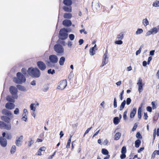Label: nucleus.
Segmentation results:
<instances>
[{
  "instance_id": "f257e3e1",
  "label": "nucleus",
  "mask_w": 159,
  "mask_h": 159,
  "mask_svg": "<svg viewBox=\"0 0 159 159\" xmlns=\"http://www.w3.org/2000/svg\"><path fill=\"white\" fill-rule=\"evenodd\" d=\"M27 72L30 75L34 78H38L41 75L40 70L37 68H29Z\"/></svg>"
},
{
  "instance_id": "f03ea898",
  "label": "nucleus",
  "mask_w": 159,
  "mask_h": 159,
  "mask_svg": "<svg viewBox=\"0 0 159 159\" xmlns=\"http://www.w3.org/2000/svg\"><path fill=\"white\" fill-rule=\"evenodd\" d=\"M49 61H48L47 64L49 67H52L54 66V64L58 61V58L57 56L54 55H52L49 57Z\"/></svg>"
},
{
  "instance_id": "7ed1b4c3",
  "label": "nucleus",
  "mask_w": 159,
  "mask_h": 159,
  "mask_svg": "<svg viewBox=\"0 0 159 159\" xmlns=\"http://www.w3.org/2000/svg\"><path fill=\"white\" fill-rule=\"evenodd\" d=\"M16 75L17 78L15 77L13 78V81L16 83L20 84L25 81L26 79L20 72H18Z\"/></svg>"
},
{
  "instance_id": "20e7f679",
  "label": "nucleus",
  "mask_w": 159,
  "mask_h": 159,
  "mask_svg": "<svg viewBox=\"0 0 159 159\" xmlns=\"http://www.w3.org/2000/svg\"><path fill=\"white\" fill-rule=\"evenodd\" d=\"M54 50L58 55H62L64 52V48L61 45L57 44L54 47Z\"/></svg>"
},
{
  "instance_id": "39448f33",
  "label": "nucleus",
  "mask_w": 159,
  "mask_h": 159,
  "mask_svg": "<svg viewBox=\"0 0 159 159\" xmlns=\"http://www.w3.org/2000/svg\"><path fill=\"white\" fill-rule=\"evenodd\" d=\"M68 37L67 30L65 28L61 29L59 31V38L61 40H65Z\"/></svg>"
},
{
  "instance_id": "423d86ee",
  "label": "nucleus",
  "mask_w": 159,
  "mask_h": 159,
  "mask_svg": "<svg viewBox=\"0 0 159 159\" xmlns=\"http://www.w3.org/2000/svg\"><path fill=\"white\" fill-rule=\"evenodd\" d=\"M9 91L12 96H13L14 98H17V93L18 90L17 88L15 87L11 86L10 87Z\"/></svg>"
},
{
  "instance_id": "0eeeda50",
  "label": "nucleus",
  "mask_w": 159,
  "mask_h": 159,
  "mask_svg": "<svg viewBox=\"0 0 159 159\" xmlns=\"http://www.w3.org/2000/svg\"><path fill=\"white\" fill-rule=\"evenodd\" d=\"M108 62V57L107 51V50L103 56V59L102 60V63L101 65V66H104Z\"/></svg>"
},
{
  "instance_id": "6e6552de",
  "label": "nucleus",
  "mask_w": 159,
  "mask_h": 159,
  "mask_svg": "<svg viewBox=\"0 0 159 159\" xmlns=\"http://www.w3.org/2000/svg\"><path fill=\"white\" fill-rule=\"evenodd\" d=\"M67 82L66 80H63L60 82L59 85L57 88L58 89L63 90L67 86Z\"/></svg>"
},
{
  "instance_id": "1a4fd4ad",
  "label": "nucleus",
  "mask_w": 159,
  "mask_h": 159,
  "mask_svg": "<svg viewBox=\"0 0 159 159\" xmlns=\"http://www.w3.org/2000/svg\"><path fill=\"white\" fill-rule=\"evenodd\" d=\"M37 65L38 68L41 70H44L46 69V65L42 61H38Z\"/></svg>"
},
{
  "instance_id": "9d476101",
  "label": "nucleus",
  "mask_w": 159,
  "mask_h": 159,
  "mask_svg": "<svg viewBox=\"0 0 159 159\" xmlns=\"http://www.w3.org/2000/svg\"><path fill=\"white\" fill-rule=\"evenodd\" d=\"M23 139V137L22 135H21L19 137H16L15 144L17 146L20 147L21 146Z\"/></svg>"
},
{
  "instance_id": "9b49d317",
  "label": "nucleus",
  "mask_w": 159,
  "mask_h": 159,
  "mask_svg": "<svg viewBox=\"0 0 159 159\" xmlns=\"http://www.w3.org/2000/svg\"><path fill=\"white\" fill-rule=\"evenodd\" d=\"M7 144V141L6 139L0 137V145L3 147H5Z\"/></svg>"
},
{
  "instance_id": "f8f14e48",
  "label": "nucleus",
  "mask_w": 159,
  "mask_h": 159,
  "mask_svg": "<svg viewBox=\"0 0 159 159\" xmlns=\"http://www.w3.org/2000/svg\"><path fill=\"white\" fill-rule=\"evenodd\" d=\"M2 113L3 115L10 117L11 118H13V115L11 112L6 109H4L2 111Z\"/></svg>"
},
{
  "instance_id": "ddd939ff",
  "label": "nucleus",
  "mask_w": 159,
  "mask_h": 159,
  "mask_svg": "<svg viewBox=\"0 0 159 159\" xmlns=\"http://www.w3.org/2000/svg\"><path fill=\"white\" fill-rule=\"evenodd\" d=\"M158 32V30L156 27L154 28L147 32L146 34V36H148L153 34H156Z\"/></svg>"
},
{
  "instance_id": "4468645a",
  "label": "nucleus",
  "mask_w": 159,
  "mask_h": 159,
  "mask_svg": "<svg viewBox=\"0 0 159 159\" xmlns=\"http://www.w3.org/2000/svg\"><path fill=\"white\" fill-rule=\"evenodd\" d=\"M63 25L69 27L71 25L72 23L71 21L69 20L66 19L63 21Z\"/></svg>"
},
{
  "instance_id": "2eb2a0df",
  "label": "nucleus",
  "mask_w": 159,
  "mask_h": 159,
  "mask_svg": "<svg viewBox=\"0 0 159 159\" xmlns=\"http://www.w3.org/2000/svg\"><path fill=\"white\" fill-rule=\"evenodd\" d=\"M5 107L7 109L11 110L14 108L15 105L13 103L8 102L6 104Z\"/></svg>"
},
{
  "instance_id": "dca6fc26",
  "label": "nucleus",
  "mask_w": 159,
  "mask_h": 159,
  "mask_svg": "<svg viewBox=\"0 0 159 159\" xmlns=\"http://www.w3.org/2000/svg\"><path fill=\"white\" fill-rule=\"evenodd\" d=\"M10 117H7L6 116H2L1 117V119L2 120L5 122L9 123L10 122Z\"/></svg>"
},
{
  "instance_id": "f3484780",
  "label": "nucleus",
  "mask_w": 159,
  "mask_h": 159,
  "mask_svg": "<svg viewBox=\"0 0 159 159\" xmlns=\"http://www.w3.org/2000/svg\"><path fill=\"white\" fill-rule=\"evenodd\" d=\"M14 99H16L13 98V96H12L10 95H8L7 96L6 99L9 102H15Z\"/></svg>"
},
{
  "instance_id": "a211bd4d",
  "label": "nucleus",
  "mask_w": 159,
  "mask_h": 159,
  "mask_svg": "<svg viewBox=\"0 0 159 159\" xmlns=\"http://www.w3.org/2000/svg\"><path fill=\"white\" fill-rule=\"evenodd\" d=\"M63 3L66 6H70L71 5L72 2L71 0H63Z\"/></svg>"
},
{
  "instance_id": "6ab92c4d",
  "label": "nucleus",
  "mask_w": 159,
  "mask_h": 159,
  "mask_svg": "<svg viewBox=\"0 0 159 159\" xmlns=\"http://www.w3.org/2000/svg\"><path fill=\"white\" fill-rule=\"evenodd\" d=\"M63 9L66 12H70L72 11V8L70 6H64L63 7Z\"/></svg>"
},
{
  "instance_id": "aec40b11",
  "label": "nucleus",
  "mask_w": 159,
  "mask_h": 159,
  "mask_svg": "<svg viewBox=\"0 0 159 159\" xmlns=\"http://www.w3.org/2000/svg\"><path fill=\"white\" fill-rule=\"evenodd\" d=\"M136 108L134 107L133 108V111H132L130 114V117L131 118H133L135 116L136 111Z\"/></svg>"
},
{
  "instance_id": "412c9836",
  "label": "nucleus",
  "mask_w": 159,
  "mask_h": 159,
  "mask_svg": "<svg viewBox=\"0 0 159 159\" xmlns=\"http://www.w3.org/2000/svg\"><path fill=\"white\" fill-rule=\"evenodd\" d=\"M64 18L65 19H70L72 17V14L70 13H66L64 14Z\"/></svg>"
},
{
  "instance_id": "4be33fe9",
  "label": "nucleus",
  "mask_w": 159,
  "mask_h": 159,
  "mask_svg": "<svg viewBox=\"0 0 159 159\" xmlns=\"http://www.w3.org/2000/svg\"><path fill=\"white\" fill-rule=\"evenodd\" d=\"M65 60V58L64 57H61L59 61V63L60 65L63 66Z\"/></svg>"
},
{
  "instance_id": "5701e85b",
  "label": "nucleus",
  "mask_w": 159,
  "mask_h": 159,
  "mask_svg": "<svg viewBox=\"0 0 159 159\" xmlns=\"http://www.w3.org/2000/svg\"><path fill=\"white\" fill-rule=\"evenodd\" d=\"M16 87L20 90L23 91H27L26 89L24 86L21 85H17Z\"/></svg>"
},
{
  "instance_id": "b1692460",
  "label": "nucleus",
  "mask_w": 159,
  "mask_h": 159,
  "mask_svg": "<svg viewBox=\"0 0 159 159\" xmlns=\"http://www.w3.org/2000/svg\"><path fill=\"white\" fill-rule=\"evenodd\" d=\"M121 134L119 132L116 133L114 136V139L116 140H118L121 136Z\"/></svg>"
},
{
  "instance_id": "393cba45",
  "label": "nucleus",
  "mask_w": 159,
  "mask_h": 159,
  "mask_svg": "<svg viewBox=\"0 0 159 159\" xmlns=\"http://www.w3.org/2000/svg\"><path fill=\"white\" fill-rule=\"evenodd\" d=\"M5 126L4 128L7 130H10L11 129V125L10 123L7 124L5 123Z\"/></svg>"
},
{
  "instance_id": "a878e982",
  "label": "nucleus",
  "mask_w": 159,
  "mask_h": 159,
  "mask_svg": "<svg viewBox=\"0 0 159 159\" xmlns=\"http://www.w3.org/2000/svg\"><path fill=\"white\" fill-rule=\"evenodd\" d=\"M126 104V101L124 100L123 102L121 103V105L120 107L119 110L120 111L122 110L124 108Z\"/></svg>"
},
{
  "instance_id": "bb28decb",
  "label": "nucleus",
  "mask_w": 159,
  "mask_h": 159,
  "mask_svg": "<svg viewBox=\"0 0 159 159\" xmlns=\"http://www.w3.org/2000/svg\"><path fill=\"white\" fill-rule=\"evenodd\" d=\"M141 144V141L139 139H137L135 142V147L136 148L139 147Z\"/></svg>"
},
{
  "instance_id": "cd10ccee",
  "label": "nucleus",
  "mask_w": 159,
  "mask_h": 159,
  "mask_svg": "<svg viewBox=\"0 0 159 159\" xmlns=\"http://www.w3.org/2000/svg\"><path fill=\"white\" fill-rule=\"evenodd\" d=\"M16 147L15 145H13L11 148L10 151L11 153V154H14L16 151Z\"/></svg>"
},
{
  "instance_id": "c85d7f7f",
  "label": "nucleus",
  "mask_w": 159,
  "mask_h": 159,
  "mask_svg": "<svg viewBox=\"0 0 159 159\" xmlns=\"http://www.w3.org/2000/svg\"><path fill=\"white\" fill-rule=\"evenodd\" d=\"M138 86V91L139 93L143 90V84H137Z\"/></svg>"
},
{
  "instance_id": "c756f323",
  "label": "nucleus",
  "mask_w": 159,
  "mask_h": 159,
  "mask_svg": "<svg viewBox=\"0 0 159 159\" xmlns=\"http://www.w3.org/2000/svg\"><path fill=\"white\" fill-rule=\"evenodd\" d=\"M142 23L145 26H146L149 24V22L146 18L143 20Z\"/></svg>"
},
{
  "instance_id": "7c9ffc66",
  "label": "nucleus",
  "mask_w": 159,
  "mask_h": 159,
  "mask_svg": "<svg viewBox=\"0 0 159 159\" xmlns=\"http://www.w3.org/2000/svg\"><path fill=\"white\" fill-rule=\"evenodd\" d=\"M100 6L99 3H95L93 7V8L95 10H97L99 9Z\"/></svg>"
},
{
  "instance_id": "2f4dec72",
  "label": "nucleus",
  "mask_w": 159,
  "mask_h": 159,
  "mask_svg": "<svg viewBox=\"0 0 159 159\" xmlns=\"http://www.w3.org/2000/svg\"><path fill=\"white\" fill-rule=\"evenodd\" d=\"M119 122V119L118 117H114L113 119V122L115 125L118 124Z\"/></svg>"
},
{
  "instance_id": "473e14b6",
  "label": "nucleus",
  "mask_w": 159,
  "mask_h": 159,
  "mask_svg": "<svg viewBox=\"0 0 159 159\" xmlns=\"http://www.w3.org/2000/svg\"><path fill=\"white\" fill-rule=\"evenodd\" d=\"M141 107H140L138 109V117L139 119L141 118Z\"/></svg>"
},
{
  "instance_id": "72a5a7b5",
  "label": "nucleus",
  "mask_w": 159,
  "mask_h": 159,
  "mask_svg": "<svg viewBox=\"0 0 159 159\" xmlns=\"http://www.w3.org/2000/svg\"><path fill=\"white\" fill-rule=\"evenodd\" d=\"M152 6L155 7H159V1L156 0L153 2Z\"/></svg>"
},
{
  "instance_id": "f704fd0d",
  "label": "nucleus",
  "mask_w": 159,
  "mask_h": 159,
  "mask_svg": "<svg viewBox=\"0 0 159 159\" xmlns=\"http://www.w3.org/2000/svg\"><path fill=\"white\" fill-rule=\"evenodd\" d=\"M102 153L104 155H107L108 154V152L106 149L102 148Z\"/></svg>"
},
{
  "instance_id": "c9c22d12",
  "label": "nucleus",
  "mask_w": 159,
  "mask_h": 159,
  "mask_svg": "<svg viewBox=\"0 0 159 159\" xmlns=\"http://www.w3.org/2000/svg\"><path fill=\"white\" fill-rule=\"evenodd\" d=\"M35 104L32 103L30 105V108L31 110H32L34 111L36 110V107L34 106Z\"/></svg>"
},
{
  "instance_id": "e433bc0d",
  "label": "nucleus",
  "mask_w": 159,
  "mask_h": 159,
  "mask_svg": "<svg viewBox=\"0 0 159 159\" xmlns=\"http://www.w3.org/2000/svg\"><path fill=\"white\" fill-rule=\"evenodd\" d=\"M143 30L141 29H138L136 32V35L140 34L143 32Z\"/></svg>"
},
{
  "instance_id": "4c0bfd02",
  "label": "nucleus",
  "mask_w": 159,
  "mask_h": 159,
  "mask_svg": "<svg viewBox=\"0 0 159 159\" xmlns=\"http://www.w3.org/2000/svg\"><path fill=\"white\" fill-rule=\"evenodd\" d=\"M12 138V136L10 133H7L6 134V138L7 139H11Z\"/></svg>"
},
{
  "instance_id": "58836bf2",
  "label": "nucleus",
  "mask_w": 159,
  "mask_h": 159,
  "mask_svg": "<svg viewBox=\"0 0 159 159\" xmlns=\"http://www.w3.org/2000/svg\"><path fill=\"white\" fill-rule=\"evenodd\" d=\"M126 152V148L125 146L122 147L121 149V153H125Z\"/></svg>"
},
{
  "instance_id": "ea45409f",
  "label": "nucleus",
  "mask_w": 159,
  "mask_h": 159,
  "mask_svg": "<svg viewBox=\"0 0 159 159\" xmlns=\"http://www.w3.org/2000/svg\"><path fill=\"white\" fill-rule=\"evenodd\" d=\"M5 123L2 121H0V128H4L5 125Z\"/></svg>"
},
{
  "instance_id": "a19ab883",
  "label": "nucleus",
  "mask_w": 159,
  "mask_h": 159,
  "mask_svg": "<svg viewBox=\"0 0 159 159\" xmlns=\"http://www.w3.org/2000/svg\"><path fill=\"white\" fill-rule=\"evenodd\" d=\"M89 52L91 55L93 56L95 54L94 49H92V48H90L89 50Z\"/></svg>"
},
{
  "instance_id": "79ce46f5",
  "label": "nucleus",
  "mask_w": 159,
  "mask_h": 159,
  "mask_svg": "<svg viewBox=\"0 0 159 159\" xmlns=\"http://www.w3.org/2000/svg\"><path fill=\"white\" fill-rule=\"evenodd\" d=\"M117 37L118 39H122L123 38V34L122 33H120L117 35Z\"/></svg>"
},
{
  "instance_id": "37998d69",
  "label": "nucleus",
  "mask_w": 159,
  "mask_h": 159,
  "mask_svg": "<svg viewBox=\"0 0 159 159\" xmlns=\"http://www.w3.org/2000/svg\"><path fill=\"white\" fill-rule=\"evenodd\" d=\"M127 111H125L124 113L123 114V117L124 120H126L127 119Z\"/></svg>"
},
{
  "instance_id": "c03bdc74",
  "label": "nucleus",
  "mask_w": 159,
  "mask_h": 159,
  "mask_svg": "<svg viewBox=\"0 0 159 159\" xmlns=\"http://www.w3.org/2000/svg\"><path fill=\"white\" fill-rule=\"evenodd\" d=\"M69 38L71 40H73L75 38V36L73 34H71L69 35Z\"/></svg>"
},
{
  "instance_id": "a18cd8bd",
  "label": "nucleus",
  "mask_w": 159,
  "mask_h": 159,
  "mask_svg": "<svg viewBox=\"0 0 159 159\" xmlns=\"http://www.w3.org/2000/svg\"><path fill=\"white\" fill-rule=\"evenodd\" d=\"M27 71L26 69L25 68H23L21 69L22 72L25 76L26 75Z\"/></svg>"
},
{
  "instance_id": "49530a36",
  "label": "nucleus",
  "mask_w": 159,
  "mask_h": 159,
  "mask_svg": "<svg viewBox=\"0 0 159 159\" xmlns=\"http://www.w3.org/2000/svg\"><path fill=\"white\" fill-rule=\"evenodd\" d=\"M49 88V87L47 86H44L43 90L44 92H46L48 89Z\"/></svg>"
},
{
  "instance_id": "de8ad7c7",
  "label": "nucleus",
  "mask_w": 159,
  "mask_h": 159,
  "mask_svg": "<svg viewBox=\"0 0 159 159\" xmlns=\"http://www.w3.org/2000/svg\"><path fill=\"white\" fill-rule=\"evenodd\" d=\"M30 140L29 142V143L28 144V146L29 147H30L31 145L33 144L34 143V140H32L31 138L30 139H29Z\"/></svg>"
},
{
  "instance_id": "09e8293b",
  "label": "nucleus",
  "mask_w": 159,
  "mask_h": 159,
  "mask_svg": "<svg viewBox=\"0 0 159 159\" xmlns=\"http://www.w3.org/2000/svg\"><path fill=\"white\" fill-rule=\"evenodd\" d=\"M19 110L18 108H16L15 109V111H14V113L16 115H18L19 114Z\"/></svg>"
},
{
  "instance_id": "8fccbe9b",
  "label": "nucleus",
  "mask_w": 159,
  "mask_h": 159,
  "mask_svg": "<svg viewBox=\"0 0 159 159\" xmlns=\"http://www.w3.org/2000/svg\"><path fill=\"white\" fill-rule=\"evenodd\" d=\"M142 84V79L140 78H139V80H138V82L137 83V84Z\"/></svg>"
},
{
  "instance_id": "3c124183",
  "label": "nucleus",
  "mask_w": 159,
  "mask_h": 159,
  "mask_svg": "<svg viewBox=\"0 0 159 159\" xmlns=\"http://www.w3.org/2000/svg\"><path fill=\"white\" fill-rule=\"evenodd\" d=\"M115 43L116 44L120 45L123 42L121 40H120L115 41Z\"/></svg>"
},
{
  "instance_id": "603ef678",
  "label": "nucleus",
  "mask_w": 159,
  "mask_h": 159,
  "mask_svg": "<svg viewBox=\"0 0 159 159\" xmlns=\"http://www.w3.org/2000/svg\"><path fill=\"white\" fill-rule=\"evenodd\" d=\"M114 108H116L117 107V102L116 98H114Z\"/></svg>"
},
{
  "instance_id": "864d4df0",
  "label": "nucleus",
  "mask_w": 159,
  "mask_h": 159,
  "mask_svg": "<svg viewBox=\"0 0 159 159\" xmlns=\"http://www.w3.org/2000/svg\"><path fill=\"white\" fill-rule=\"evenodd\" d=\"M131 99L130 98H128L126 99V104L129 105L131 102Z\"/></svg>"
},
{
  "instance_id": "5fc2aeb1",
  "label": "nucleus",
  "mask_w": 159,
  "mask_h": 159,
  "mask_svg": "<svg viewBox=\"0 0 159 159\" xmlns=\"http://www.w3.org/2000/svg\"><path fill=\"white\" fill-rule=\"evenodd\" d=\"M92 128V127H91L90 128H88L86 130V131L85 133H84V136L86 134H88L89 133V131L90 130V129H91Z\"/></svg>"
},
{
  "instance_id": "6e6d98bb",
  "label": "nucleus",
  "mask_w": 159,
  "mask_h": 159,
  "mask_svg": "<svg viewBox=\"0 0 159 159\" xmlns=\"http://www.w3.org/2000/svg\"><path fill=\"white\" fill-rule=\"evenodd\" d=\"M124 90H122V92H121L120 95V99L121 100H122L123 99V97H122L123 94H124Z\"/></svg>"
},
{
  "instance_id": "4d7b16f0",
  "label": "nucleus",
  "mask_w": 159,
  "mask_h": 159,
  "mask_svg": "<svg viewBox=\"0 0 159 159\" xmlns=\"http://www.w3.org/2000/svg\"><path fill=\"white\" fill-rule=\"evenodd\" d=\"M137 124L136 123H135L134 124V127L132 130V131H134V130H136V129L137 127Z\"/></svg>"
},
{
  "instance_id": "13d9d810",
  "label": "nucleus",
  "mask_w": 159,
  "mask_h": 159,
  "mask_svg": "<svg viewBox=\"0 0 159 159\" xmlns=\"http://www.w3.org/2000/svg\"><path fill=\"white\" fill-rule=\"evenodd\" d=\"M136 136L137 138L141 139L142 138V136H141V135L140 134L139 132L137 133V134L136 135Z\"/></svg>"
},
{
  "instance_id": "bf43d9fd",
  "label": "nucleus",
  "mask_w": 159,
  "mask_h": 159,
  "mask_svg": "<svg viewBox=\"0 0 159 159\" xmlns=\"http://www.w3.org/2000/svg\"><path fill=\"white\" fill-rule=\"evenodd\" d=\"M126 157L125 153H122L120 156V157L121 159H123Z\"/></svg>"
},
{
  "instance_id": "052dcab7",
  "label": "nucleus",
  "mask_w": 159,
  "mask_h": 159,
  "mask_svg": "<svg viewBox=\"0 0 159 159\" xmlns=\"http://www.w3.org/2000/svg\"><path fill=\"white\" fill-rule=\"evenodd\" d=\"M147 110L148 111H149V112H151L152 111V107H150L148 106L146 108Z\"/></svg>"
},
{
  "instance_id": "680f3d73",
  "label": "nucleus",
  "mask_w": 159,
  "mask_h": 159,
  "mask_svg": "<svg viewBox=\"0 0 159 159\" xmlns=\"http://www.w3.org/2000/svg\"><path fill=\"white\" fill-rule=\"evenodd\" d=\"M148 117V116L147 115V113H144V116H143V118L145 120H147V118Z\"/></svg>"
},
{
  "instance_id": "e2e57ef3",
  "label": "nucleus",
  "mask_w": 159,
  "mask_h": 159,
  "mask_svg": "<svg viewBox=\"0 0 159 159\" xmlns=\"http://www.w3.org/2000/svg\"><path fill=\"white\" fill-rule=\"evenodd\" d=\"M152 106V107L153 109H155L156 108V106L153 102H152L151 103Z\"/></svg>"
},
{
  "instance_id": "0e129e2a",
  "label": "nucleus",
  "mask_w": 159,
  "mask_h": 159,
  "mask_svg": "<svg viewBox=\"0 0 159 159\" xmlns=\"http://www.w3.org/2000/svg\"><path fill=\"white\" fill-rule=\"evenodd\" d=\"M46 149V148L45 147H43L40 148L39 149V151H45Z\"/></svg>"
},
{
  "instance_id": "69168bd1",
  "label": "nucleus",
  "mask_w": 159,
  "mask_h": 159,
  "mask_svg": "<svg viewBox=\"0 0 159 159\" xmlns=\"http://www.w3.org/2000/svg\"><path fill=\"white\" fill-rule=\"evenodd\" d=\"M84 42V40L83 39H80L79 41V43L80 45H82Z\"/></svg>"
},
{
  "instance_id": "338daca9",
  "label": "nucleus",
  "mask_w": 159,
  "mask_h": 159,
  "mask_svg": "<svg viewBox=\"0 0 159 159\" xmlns=\"http://www.w3.org/2000/svg\"><path fill=\"white\" fill-rule=\"evenodd\" d=\"M27 119V116H23L21 118V120H23L26 121Z\"/></svg>"
},
{
  "instance_id": "774afa93",
  "label": "nucleus",
  "mask_w": 159,
  "mask_h": 159,
  "mask_svg": "<svg viewBox=\"0 0 159 159\" xmlns=\"http://www.w3.org/2000/svg\"><path fill=\"white\" fill-rule=\"evenodd\" d=\"M108 142V140L107 139H106L103 142V144L104 145H107V144Z\"/></svg>"
}]
</instances>
